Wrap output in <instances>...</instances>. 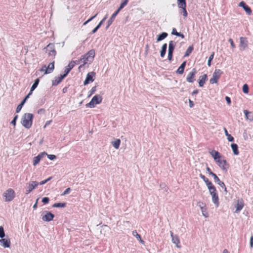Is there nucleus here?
Masks as SVG:
<instances>
[{
    "mask_svg": "<svg viewBox=\"0 0 253 253\" xmlns=\"http://www.w3.org/2000/svg\"><path fill=\"white\" fill-rule=\"evenodd\" d=\"M209 153L219 167L222 170L226 171L229 165L222 156L218 151L215 150H211Z\"/></svg>",
    "mask_w": 253,
    "mask_h": 253,
    "instance_id": "nucleus-1",
    "label": "nucleus"
},
{
    "mask_svg": "<svg viewBox=\"0 0 253 253\" xmlns=\"http://www.w3.org/2000/svg\"><path fill=\"white\" fill-rule=\"evenodd\" d=\"M95 56V51L93 49L90 50L88 52H87L86 54L83 55L80 59L76 60L77 62V64H80L82 63L79 67V69H80L82 68L84 65L87 64L88 63H90L92 61Z\"/></svg>",
    "mask_w": 253,
    "mask_h": 253,
    "instance_id": "nucleus-2",
    "label": "nucleus"
},
{
    "mask_svg": "<svg viewBox=\"0 0 253 253\" xmlns=\"http://www.w3.org/2000/svg\"><path fill=\"white\" fill-rule=\"evenodd\" d=\"M34 116L31 113H25L21 119V124L26 128H30L33 123Z\"/></svg>",
    "mask_w": 253,
    "mask_h": 253,
    "instance_id": "nucleus-3",
    "label": "nucleus"
},
{
    "mask_svg": "<svg viewBox=\"0 0 253 253\" xmlns=\"http://www.w3.org/2000/svg\"><path fill=\"white\" fill-rule=\"evenodd\" d=\"M5 202H10L13 200L15 197V193L12 188H8L3 194Z\"/></svg>",
    "mask_w": 253,
    "mask_h": 253,
    "instance_id": "nucleus-4",
    "label": "nucleus"
},
{
    "mask_svg": "<svg viewBox=\"0 0 253 253\" xmlns=\"http://www.w3.org/2000/svg\"><path fill=\"white\" fill-rule=\"evenodd\" d=\"M102 98L99 95H95L93 97L91 101L86 104L87 107L93 108L96 104L100 103L102 102Z\"/></svg>",
    "mask_w": 253,
    "mask_h": 253,
    "instance_id": "nucleus-5",
    "label": "nucleus"
},
{
    "mask_svg": "<svg viewBox=\"0 0 253 253\" xmlns=\"http://www.w3.org/2000/svg\"><path fill=\"white\" fill-rule=\"evenodd\" d=\"M222 74V72L220 69H216L213 73L212 78L210 80V83L211 84L217 83Z\"/></svg>",
    "mask_w": 253,
    "mask_h": 253,
    "instance_id": "nucleus-6",
    "label": "nucleus"
},
{
    "mask_svg": "<svg viewBox=\"0 0 253 253\" xmlns=\"http://www.w3.org/2000/svg\"><path fill=\"white\" fill-rule=\"evenodd\" d=\"M54 69V61L48 64V66L43 65L42 68L40 70L41 72H43L44 74H48L52 73Z\"/></svg>",
    "mask_w": 253,
    "mask_h": 253,
    "instance_id": "nucleus-7",
    "label": "nucleus"
},
{
    "mask_svg": "<svg viewBox=\"0 0 253 253\" xmlns=\"http://www.w3.org/2000/svg\"><path fill=\"white\" fill-rule=\"evenodd\" d=\"M197 70L195 68H193L186 76V80L189 83H193L195 81Z\"/></svg>",
    "mask_w": 253,
    "mask_h": 253,
    "instance_id": "nucleus-8",
    "label": "nucleus"
},
{
    "mask_svg": "<svg viewBox=\"0 0 253 253\" xmlns=\"http://www.w3.org/2000/svg\"><path fill=\"white\" fill-rule=\"evenodd\" d=\"M46 51L49 56H51L54 58L56 55V52L53 44L49 43L46 46Z\"/></svg>",
    "mask_w": 253,
    "mask_h": 253,
    "instance_id": "nucleus-9",
    "label": "nucleus"
},
{
    "mask_svg": "<svg viewBox=\"0 0 253 253\" xmlns=\"http://www.w3.org/2000/svg\"><path fill=\"white\" fill-rule=\"evenodd\" d=\"M38 185L39 183L35 181H33L30 182L26 189L25 194H28L31 192Z\"/></svg>",
    "mask_w": 253,
    "mask_h": 253,
    "instance_id": "nucleus-10",
    "label": "nucleus"
},
{
    "mask_svg": "<svg viewBox=\"0 0 253 253\" xmlns=\"http://www.w3.org/2000/svg\"><path fill=\"white\" fill-rule=\"evenodd\" d=\"M95 74L93 72H91L88 73L87 74L86 79L84 82V84L86 85L90 82H93L94 80L93 78L95 76Z\"/></svg>",
    "mask_w": 253,
    "mask_h": 253,
    "instance_id": "nucleus-11",
    "label": "nucleus"
},
{
    "mask_svg": "<svg viewBox=\"0 0 253 253\" xmlns=\"http://www.w3.org/2000/svg\"><path fill=\"white\" fill-rule=\"evenodd\" d=\"M174 49V45L173 44V42L172 41H170L169 42V52H168V59L169 61H171L172 57V53Z\"/></svg>",
    "mask_w": 253,
    "mask_h": 253,
    "instance_id": "nucleus-12",
    "label": "nucleus"
},
{
    "mask_svg": "<svg viewBox=\"0 0 253 253\" xmlns=\"http://www.w3.org/2000/svg\"><path fill=\"white\" fill-rule=\"evenodd\" d=\"M45 214L42 216V219L44 221H50L53 220L54 215L49 211H45Z\"/></svg>",
    "mask_w": 253,
    "mask_h": 253,
    "instance_id": "nucleus-13",
    "label": "nucleus"
},
{
    "mask_svg": "<svg viewBox=\"0 0 253 253\" xmlns=\"http://www.w3.org/2000/svg\"><path fill=\"white\" fill-rule=\"evenodd\" d=\"M210 194L211 196L212 202L214 203V204L215 205L216 207H218L219 205V202L217 191Z\"/></svg>",
    "mask_w": 253,
    "mask_h": 253,
    "instance_id": "nucleus-14",
    "label": "nucleus"
},
{
    "mask_svg": "<svg viewBox=\"0 0 253 253\" xmlns=\"http://www.w3.org/2000/svg\"><path fill=\"white\" fill-rule=\"evenodd\" d=\"M76 64H77V61H71L68 65L66 67L64 72L66 74V76L69 73V72L74 68Z\"/></svg>",
    "mask_w": 253,
    "mask_h": 253,
    "instance_id": "nucleus-15",
    "label": "nucleus"
},
{
    "mask_svg": "<svg viewBox=\"0 0 253 253\" xmlns=\"http://www.w3.org/2000/svg\"><path fill=\"white\" fill-rule=\"evenodd\" d=\"M239 6L243 7L249 15H250L252 14V11L251 8L248 6L244 1H242L240 2L239 4Z\"/></svg>",
    "mask_w": 253,
    "mask_h": 253,
    "instance_id": "nucleus-16",
    "label": "nucleus"
},
{
    "mask_svg": "<svg viewBox=\"0 0 253 253\" xmlns=\"http://www.w3.org/2000/svg\"><path fill=\"white\" fill-rule=\"evenodd\" d=\"M46 154V152H42L39 154L37 156L35 157L33 159V165L36 166L40 162L41 160Z\"/></svg>",
    "mask_w": 253,
    "mask_h": 253,
    "instance_id": "nucleus-17",
    "label": "nucleus"
},
{
    "mask_svg": "<svg viewBox=\"0 0 253 253\" xmlns=\"http://www.w3.org/2000/svg\"><path fill=\"white\" fill-rule=\"evenodd\" d=\"M0 243H1V246L4 248H9L10 247L11 242L9 238H1V239H0Z\"/></svg>",
    "mask_w": 253,
    "mask_h": 253,
    "instance_id": "nucleus-18",
    "label": "nucleus"
},
{
    "mask_svg": "<svg viewBox=\"0 0 253 253\" xmlns=\"http://www.w3.org/2000/svg\"><path fill=\"white\" fill-rule=\"evenodd\" d=\"M207 80L208 76L207 74H204L203 75L200 76L198 79L199 86L200 87H203Z\"/></svg>",
    "mask_w": 253,
    "mask_h": 253,
    "instance_id": "nucleus-19",
    "label": "nucleus"
},
{
    "mask_svg": "<svg viewBox=\"0 0 253 253\" xmlns=\"http://www.w3.org/2000/svg\"><path fill=\"white\" fill-rule=\"evenodd\" d=\"M248 46V41L247 38L245 37H241L240 38V47L241 49L244 50Z\"/></svg>",
    "mask_w": 253,
    "mask_h": 253,
    "instance_id": "nucleus-20",
    "label": "nucleus"
},
{
    "mask_svg": "<svg viewBox=\"0 0 253 253\" xmlns=\"http://www.w3.org/2000/svg\"><path fill=\"white\" fill-rule=\"evenodd\" d=\"M170 236L172 238V243L175 244L177 248H180V246L179 245L180 242L178 236H174L173 233L171 231H170Z\"/></svg>",
    "mask_w": 253,
    "mask_h": 253,
    "instance_id": "nucleus-21",
    "label": "nucleus"
},
{
    "mask_svg": "<svg viewBox=\"0 0 253 253\" xmlns=\"http://www.w3.org/2000/svg\"><path fill=\"white\" fill-rule=\"evenodd\" d=\"M244 206V203L243 200L242 199L238 200L236 206V212H239L243 208Z\"/></svg>",
    "mask_w": 253,
    "mask_h": 253,
    "instance_id": "nucleus-22",
    "label": "nucleus"
},
{
    "mask_svg": "<svg viewBox=\"0 0 253 253\" xmlns=\"http://www.w3.org/2000/svg\"><path fill=\"white\" fill-rule=\"evenodd\" d=\"M186 61H184L181 65L179 67L178 69L176 71V73L178 74L181 75L183 73L184 69L186 66Z\"/></svg>",
    "mask_w": 253,
    "mask_h": 253,
    "instance_id": "nucleus-23",
    "label": "nucleus"
},
{
    "mask_svg": "<svg viewBox=\"0 0 253 253\" xmlns=\"http://www.w3.org/2000/svg\"><path fill=\"white\" fill-rule=\"evenodd\" d=\"M39 82H40V80L38 78L35 81L34 84L32 85V87L31 88L30 92L27 95H29V97L32 94L33 91L37 87V86H38V84L39 83Z\"/></svg>",
    "mask_w": 253,
    "mask_h": 253,
    "instance_id": "nucleus-24",
    "label": "nucleus"
},
{
    "mask_svg": "<svg viewBox=\"0 0 253 253\" xmlns=\"http://www.w3.org/2000/svg\"><path fill=\"white\" fill-rule=\"evenodd\" d=\"M28 98H29V95H26V97H25V98L23 99V100L20 103V104H19L17 106L16 109V113H19L21 111L23 105L24 104L26 100Z\"/></svg>",
    "mask_w": 253,
    "mask_h": 253,
    "instance_id": "nucleus-25",
    "label": "nucleus"
},
{
    "mask_svg": "<svg viewBox=\"0 0 253 253\" xmlns=\"http://www.w3.org/2000/svg\"><path fill=\"white\" fill-rule=\"evenodd\" d=\"M244 113L245 115L246 119L251 121H253V115L251 112H249L247 110H244Z\"/></svg>",
    "mask_w": 253,
    "mask_h": 253,
    "instance_id": "nucleus-26",
    "label": "nucleus"
},
{
    "mask_svg": "<svg viewBox=\"0 0 253 253\" xmlns=\"http://www.w3.org/2000/svg\"><path fill=\"white\" fill-rule=\"evenodd\" d=\"M177 6L181 9L186 7V0H177Z\"/></svg>",
    "mask_w": 253,
    "mask_h": 253,
    "instance_id": "nucleus-27",
    "label": "nucleus"
},
{
    "mask_svg": "<svg viewBox=\"0 0 253 253\" xmlns=\"http://www.w3.org/2000/svg\"><path fill=\"white\" fill-rule=\"evenodd\" d=\"M210 193L217 192L216 189L214 185L211 182L207 186Z\"/></svg>",
    "mask_w": 253,
    "mask_h": 253,
    "instance_id": "nucleus-28",
    "label": "nucleus"
},
{
    "mask_svg": "<svg viewBox=\"0 0 253 253\" xmlns=\"http://www.w3.org/2000/svg\"><path fill=\"white\" fill-rule=\"evenodd\" d=\"M232 149L233 150V153L235 155H238L239 154V152L238 151V146L235 143H233L231 145Z\"/></svg>",
    "mask_w": 253,
    "mask_h": 253,
    "instance_id": "nucleus-29",
    "label": "nucleus"
},
{
    "mask_svg": "<svg viewBox=\"0 0 253 253\" xmlns=\"http://www.w3.org/2000/svg\"><path fill=\"white\" fill-rule=\"evenodd\" d=\"M132 235L134 236H135L137 239V240H139L140 243H141L142 244H144V241L143 240H142L141 236L139 234H138L136 230H134L132 231Z\"/></svg>",
    "mask_w": 253,
    "mask_h": 253,
    "instance_id": "nucleus-30",
    "label": "nucleus"
},
{
    "mask_svg": "<svg viewBox=\"0 0 253 253\" xmlns=\"http://www.w3.org/2000/svg\"><path fill=\"white\" fill-rule=\"evenodd\" d=\"M119 13L118 11H116L111 16V18L109 19V20L108 21V26H109L113 22L116 16Z\"/></svg>",
    "mask_w": 253,
    "mask_h": 253,
    "instance_id": "nucleus-31",
    "label": "nucleus"
},
{
    "mask_svg": "<svg viewBox=\"0 0 253 253\" xmlns=\"http://www.w3.org/2000/svg\"><path fill=\"white\" fill-rule=\"evenodd\" d=\"M66 74H63V75H61L60 76L58 77L56 79H55V83H53V85H57L59 83H60L62 81V80L66 77Z\"/></svg>",
    "mask_w": 253,
    "mask_h": 253,
    "instance_id": "nucleus-32",
    "label": "nucleus"
},
{
    "mask_svg": "<svg viewBox=\"0 0 253 253\" xmlns=\"http://www.w3.org/2000/svg\"><path fill=\"white\" fill-rule=\"evenodd\" d=\"M167 48V44L164 43L162 45V49L161 50V56L162 57H163L165 56Z\"/></svg>",
    "mask_w": 253,
    "mask_h": 253,
    "instance_id": "nucleus-33",
    "label": "nucleus"
},
{
    "mask_svg": "<svg viewBox=\"0 0 253 253\" xmlns=\"http://www.w3.org/2000/svg\"><path fill=\"white\" fill-rule=\"evenodd\" d=\"M120 143H121L120 139H116V140L115 141L112 142V145L115 149H118L119 148Z\"/></svg>",
    "mask_w": 253,
    "mask_h": 253,
    "instance_id": "nucleus-34",
    "label": "nucleus"
},
{
    "mask_svg": "<svg viewBox=\"0 0 253 253\" xmlns=\"http://www.w3.org/2000/svg\"><path fill=\"white\" fill-rule=\"evenodd\" d=\"M168 36V34L165 32L162 33L161 35H160L157 38V42L161 41L164 39H165Z\"/></svg>",
    "mask_w": 253,
    "mask_h": 253,
    "instance_id": "nucleus-35",
    "label": "nucleus"
},
{
    "mask_svg": "<svg viewBox=\"0 0 253 253\" xmlns=\"http://www.w3.org/2000/svg\"><path fill=\"white\" fill-rule=\"evenodd\" d=\"M66 206V203H55L52 205L53 208H64Z\"/></svg>",
    "mask_w": 253,
    "mask_h": 253,
    "instance_id": "nucleus-36",
    "label": "nucleus"
},
{
    "mask_svg": "<svg viewBox=\"0 0 253 253\" xmlns=\"http://www.w3.org/2000/svg\"><path fill=\"white\" fill-rule=\"evenodd\" d=\"M224 132L226 136L227 137V139L229 141L232 142L234 141V137L228 133L227 129L224 128Z\"/></svg>",
    "mask_w": 253,
    "mask_h": 253,
    "instance_id": "nucleus-37",
    "label": "nucleus"
},
{
    "mask_svg": "<svg viewBox=\"0 0 253 253\" xmlns=\"http://www.w3.org/2000/svg\"><path fill=\"white\" fill-rule=\"evenodd\" d=\"M200 177L204 181L207 186L211 182L209 180L208 178H207L204 175H203L202 174H200Z\"/></svg>",
    "mask_w": 253,
    "mask_h": 253,
    "instance_id": "nucleus-38",
    "label": "nucleus"
},
{
    "mask_svg": "<svg viewBox=\"0 0 253 253\" xmlns=\"http://www.w3.org/2000/svg\"><path fill=\"white\" fill-rule=\"evenodd\" d=\"M128 0H124V1L120 4L119 7L117 10L119 12L128 3Z\"/></svg>",
    "mask_w": 253,
    "mask_h": 253,
    "instance_id": "nucleus-39",
    "label": "nucleus"
},
{
    "mask_svg": "<svg viewBox=\"0 0 253 253\" xmlns=\"http://www.w3.org/2000/svg\"><path fill=\"white\" fill-rule=\"evenodd\" d=\"M193 50V47L192 46H189L185 53L184 56L185 57L188 56L190 55V54L192 52Z\"/></svg>",
    "mask_w": 253,
    "mask_h": 253,
    "instance_id": "nucleus-40",
    "label": "nucleus"
},
{
    "mask_svg": "<svg viewBox=\"0 0 253 253\" xmlns=\"http://www.w3.org/2000/svg\"><path fill=\"white\" fill-rule=\"evenodd\" d=\"M201 210L203 216H204L205 217H208L209 216V214L207 211V208L206 207H201Z\"/></svg>",
    "mask_w": 253,
    "mask_h": 253,
    "instance_id": "nucleus-41",
    "label": "nucleus"
},
{
    "mask_svg": "<svg viewBox=\"0 0 253 253\" xmlns=\"http://www.w3.org/2000/svg\"><path fill=\"white\" fill-rule=\"evenodd\" d=\"M219 186H220L222 188L224 189V192L227 193V188L225 185V184L222 181H220L219 183L218 184Z\"/></svg>",
    "mask_w": 253,
    "mask_h": 253,
    "instance_id": "nucleus-42",
    "label": "nucleus"
},
{
    "mask_svg": "<svg viewBox=\"0 0 253 253\" xmlns=\"http://www.w3.org/2000/svg\"><path fill=\"white\" fill-rule=\"evenodd\" d=\"M243 91L245 93H248L249 92V86L247 84H245L243 85Z\"/></svg>",
    "mask_w": 253,
    "mask_h": 253,
    "instance_id": "nucleus-43",
    "label": "nucleus"
},
{
    "mask_svg": "<svg viewBox=\"0 0 253 253\" xmlns=\"http://www.w3.org/2000/svg\"><path fill=\"white\" fill-rule=\"evenodd\" d=\"M214 52H212V54L210 55L209 57L208 62V66H211V61L212 60L213 57H214Z\"/></svg>",
    "mask_w": 253,
    "mask_h": 253,
    "instance_id": "nucleus-44",
    "label": "nucleus"
},
{
    "mask_svg": "<svg viewBox=\"0 0 253 253\" xmlns=\"http://www.w3.org/2000/svg\"><path fill=\"white\" fill-rule=\"evenodd\" d=\"M5 236V233L3 227L0 226V238H2Z\"/></svg>",
    "mask_w": 253,
    "mask_h": 253,
    "instance_id": "nucleus-45",
    "label": "nucleus"
},
{
    "mask_svg": "<svg viewBox=\"0 0 253 253\" xmlns=\"http://www.w3.org/2000/svg\"><path fill=\"white\" fill-rule=\"evenodd\" d=\"M211 176L213 177L215 182L217 183V184H218L219 183V182L221 181L220 180L219 178L218 177V176L215 173H213V174H212Z\"/></svg>",
    "mask_w": 253,
    "mask_h": 253,
    "instance_id": "nucleus-46",
    "label": "nucleus"
},
{
    "mask_svg": "<svg viewBox=\"0 0 253 253\" xmlns=\"http://www.w3.org/2000/svg\"><path fill=\"white\" fill-rule=\"evenodd\" d=\"M96 86L92 87L89 91L90 93L88 95V97H90L91 95H92L93 93H94V92L96 91Z\"/></svg>",
    "mask_w": 253,
    "mask_h": 253,
    "instance_id": "nucleus-47",
    "label": "nucleus"
},
{
    "mask_svg": "<svg viewBox=\"0 0 253 253\" xmlns=\"http://www.w3.org/2000/svg\"><path fill=\"white\" fill-rule=\"evenodd\" d=\"M51 178H52L51 177H49L48 178H47L46 179L42 181L39 184L40 185H43V184L46 183L47 181H49Z\"/></svg>",
    "mask_w": 253,
    "mask_h": 253,
    "instance_id": "nucleus-48",
    "label": "nucleus"
},
{
    "mask_svg": "<svg viewBox=\"0 0 253 253\" xmlns=\"http://www.w3.org/2000/svg\"><path fill=\"white\" fill-rule=\"evenodd\" d=\"M97 15V13H96L95 15H94V16H92L91 17H90L89 19H88L86 21H85L84 23V25H86L87 23L89 22L90 21H91L92 19H93Z\"/></svg>",
    "mask_w": 253,
    "mask_h": 253,
    "instance_id": "nucleus-49",
    "label": "nucleus"
},
{
    "mask_svg": "<svg viewBox=\"0 0 253 253\" xmlns=\"http://www.w3.org/2000/svg\"><path fill=\"white\" fill-rule=\"evenodd\" d=\"M45 155H47L48 158L51 160H53L56 158V156L54 155H48L46 153Z\"/></svg>",
    "mask_w": 253,
    "mask_h": 253,
    "instance_id": "nucleus-50",
    "label": "nucleus"
},
{
    "mask_svg": "<svg viewBox=\"0 0 253 253\" xmlns=\"http://www.w3.org/2000/svg\"><path fill=\"white\" fill-rule=\"evenodd\" d=\"M49 200L48 197H44L42 199V202H43L44 204H46L48 203Z\"/></svg>",
    "mask_w": 253,
    "mask_h": 253,
    "instance_id": "nucleus-51",
    "label": "nucleus"
},
{
    "mask_svg": "<svg viewBox=\"0 0 253 253\" xmlns=\"http://www.w3.org/2000/svg\"><path fill=\"white\" fill-rule=\"evenodd\" d=\"M229 42L230 43V44H231V46L232 48H234L235 47V44L234 43V42H233V40L232 39H229Z\"/></svg>",
    "mask_w": 253,
    "mask_h": 253,
    "instance_id": "nucleus-52",
    "label": "nucleus"
},
{
    "mask_svg": "<svg viewBox=\"0 0 253 253\" xmlns=\"http://www.w3.org/2000/svg\"><path fill=\"white\" fill-rule=\"evenodd\" d=\"M18 118V115H16L14 119H13V120L11 121V123L14 125V126H15L16 125V120Z\"/></svg>",
    "mask_w": 253,
    "mask_h": 253,
    "instance_id": "nucleus-53",
    "label": "nucleus"
},
{
    "mask_svg": "<svg viewBox=\"0 0 253 253\" xmlns=\"http://www.w3.org/2000/svg\"><path fill=\"white\" fill-rule=\"evenodd\" d=\"M70 190H71L70 188H67V189H66L64 191V192H63L62 194H61V195H62V196H63V195H66V194H67L68 193H69L70 192Z\"/></svg>",
    "mask_w": 253,
    "mask_h": 253,
    "instance_id": "nucleus-54",
    "label": "nucleus"
},
{
    "mask_svg": "<svg viewBox=\"0 0 253 253\" xmlns=\"http://www.w3.org/2000/svg\"><path fill=\"white\" fill-rule=\"evenodd\" d=\"M186 7H184V8H182V10H183V15L184 17H186L187 16V11H186Z\"/></svg>",
    "mask_w": 253,
    "mask_h": 253,
    "instance_id": "nucleus-55",
    "label": "nucleus"
},
{
    "mask_svg": "<svg viewBox=\"0 0 253 253\" xmlns=\"http://www.w3.org/2000/svg\"><path fill=\"white\" fill-rule=\"evenodd\" d=\"M206 170L208 171V173L211 175L214 173L213 172H212L211 169L209 167H207Z\"/></svg>",
    "mask_w": 253,
    "mask_h": 253,
    "instance_id": "nucleus-56",
    "label": "nucleus"
},
{
    "mask_svg": "<svg viewBox=\"0 0 253 253\" xmlns=\"http://www.w3.org/2000/svg\"><path fill=\"white\" fill-rule=\"evenodd\" d=\"M107 18V16H105L99 23V24H98L97 26L98 27L100 28L101 27V26L102 25V24H103V22L105 20V19H106Z\"/></svg>",
    "mask_w": 253,
    "mask_h": 253,
    "instance_id": "nucleus-57",
    "label": "nucleus"
},
{
    "mask_svg": "<svg viewBox=\"0 0 253 253\" xmlns=\"http://www.w3.org/2000/svg\"><path fill=\"white\" fill-rule=\"evenodd\" d=\"M178 33H179L177 32V31H176L175 28H173L172 29V32H171V34L172 35H175V36H177Z\"/></svg>",
    "mask_w": 253,
    "mask_h": 253,
    "instance_id": "nucleus-58",
    "label": "nucleus"
},
{
    "mask_svg": "<svg viewBox=\"0 0 253 253\" xmlns=\"http://www.w3.org/2000/svg\"><path fill=\"white\" fill-rule=\"evenodd\" d=\"M250 247L251 248L253 247V236L252 235L250 238Z\"/></svg>",
    "mask_w": 253,
    "mask_h": 253,
    "instance_id": "nucleus-59",
    "label": "nucleus"
},
{
    "mask_svg": "<svg viewBox=\"0 0 253 253\" xmlns=\"http://www.w3.org/2000/svg\"><path fill=\"white\" fill-rule=\"evenodd\" d=\"M225 100L226 101H227V103L228 104H230L231 103V99L230 98V97H229L228 96H226L225 97Z\"/></svg>",
    "mask_w": 253,
    "mask_h": 253,
    "instance_id": "nucleus-60",
    "label": "nucleus"
},
{
    "mask_svg": "<svg viewBox=\"0 0 253 253\" xmlns=\"http://www.w3.org/2000/svg\"><path fill=\"white\" fill-rule=\"evenodd\" d=\"M99 28L98 27V26H97L95 28L93 29V30L92 31V33H95Z\"/></svg>",
    "mask_w": 253,
    "mask_h": 253,
    "instance_id": "nucleus-61",
    "label": "nucleus"
},
{
    "mask_svg": "<svg viewBox=\"0 0 253 253\" xmlns=\"http://www.w3.org/2000/svg\"><path fill=\"white\" fill-rule=\"evenodd\" d=\"M189 106L191 108H192L194 106L193 101H191L190 99H189Z\"/></svg>",
    "mask_w": 253,
    "mask_h": 253,
    "instance_id": "nucleus-62",
    "label": "nucleus"
},
{
    "mask_svg": "<svg viewBox=\"0 0 253 253\" xmlns=\"http://www.w3.org/2000/svg\"><path fill=\"white\" fill-rule=\"evenodd\" d=\"M177 36L181 37V38H184V35L183 34L179 33Z\"/></svg>",
    "mask_w": 253,
    "mask_h": 253,
    "instance_id": "nucleus-63",
    "label": "nucleus"
},
{
    "mask_svg": "<svg viewBox=\"0 0 253 253\" xmlns=\"http://www.w3.org/2000/svg\"><path fill=\"white\" fill-rule=\"evenodd\" d=\"M38 199L37 200V201L36 202V203L35 204V205L33 206V208L34 209H36L37 208V203H38Z\"/></svg>",
    "mask_w": 253,
    "mask_h": 253,
    "instance_id": "nucleus-64",
    "label": "nucleus"
}]
</instances>
